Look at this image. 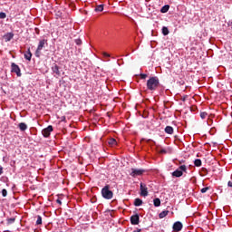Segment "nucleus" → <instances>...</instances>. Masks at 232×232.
I'll return each instance as SVG.
<instances>
[{
	"label": "nucleus",
	"mask_w": 232,
	"mask_h": 232,
	"mask_svg": "<svg viewBox=\"0 0 232 232\" xmlns=\"http://www.w3.org/2000/svg\"><path fill=\"white\" fill-rule=\"evenodd\" d=\"M159 84H160V82L158 77H150L147 81V88L150 92H155V90L159 88Z\"/></svg>",
	"instance_id": "f257e3e1"
},
{
	"label": "nucleus",
	"mask_w": 232,
	"mask_h": 232,
	"mask_svg": "<svg viewBox=\"0 0 232 232\" xmlns=\"http://www.w3.org/2000/svg\"><path fill=\"white\" fill-rule=\"evenodd\" d=\"M102 195L103 198H106L107 200H111V198H113V192L110 190V185H106L102 189Z\"/></svg>",
	"instance_id": "f03ea898"
},
{
	"label": "nucleus",
	"mask_w": 232,
	"mask_h": 232,
	"mask_svg": "<svg viewBox=\"0 0 232 232\" xmlns=\"http://www.w3.org/2000/svg\"><path fill=\"white\" fill-rule=\"evenodd\" d=\"M186 171H188V168L186 167V165H181L178 169L172 172V177H182V175H184V172L186 173Z\"/></svg>",
	"instance_id": "7ed1b4c3"
},
{
	"label": "nucleus",
	"mask_w": 232,
	"mask_h": 232,
	"mask_svg": "<svg viewBox=\"0 0 232 232\" xmlns=\"http://www.w3.org/2000/svg\"><path fill=\"white\" fill-rule=\"evenodd\" d=\"M44 44H46V40L44 39L39 42L38 47L34 53L35 57H41V50L44 48Z\"/></svg>",
	"instance_id": "20e7f679"
},
{
	"label": "nucleus",
	"mask_w": 232,
	"mask_h": 232,
	"mask_svg": "<svg viewBox=\"0 0 232 232\" xmlns=\"http://www.w3.org/2000/svg\"><path fill=\"white\" fill-rule=\"evenodd\" d=\"M146 170L142 169H131L130 170V177H140V175H142L143 173H145Z\"/></svg>",
	"instance_id": "39448f33"
},
{
	"label": "nucleus",
	"mask_w": 232,
	"mask_h": 232,
	"mask_svg": "<svg viewBox=\"0 0 232 232\" xmlns=\"http://www.w3.org/2000/svg\"><path fill=\"white\" fill-rule=\"evenodd\" d=\"M11 72L13 73H16L17 77H21V68H19V65L15 64L14 63H13L11 64Z\"/></svg>",
	"instance_id": "423d86ee"
},
{
	"label": "nucleus",
	"mask_w": 232,
	"mask_h": 232,
	"mask_svg": "<svg viewBox=\"0 0 232 232\" xmlns=\"http://www.w3.org/2000/svg\"><path fill=\"white\" fill-rule=\"evenodd\" d=\"M52 72L54 73V77H61V67L53 63L52 66Z\"/></svg>",
	"instance_id": "0eeeda50"
},
{
	"label": "nucleus",
	"mask_w": 232,
	"mask_h": 232,
	"mask_svg": "<svg viewBox=\"0 0 232 232\" xmlns=\"http://www.w3.org/2000/svg\"><path fill=\"white\" fill-rule=\"evenodd\" d=\"M53 131V127L52 125H49L47 128L44 129L42 130V134L44 137H50V134Z\"/></svg>",
	"instance_id": "6e6552de"
},
{
	"label": "nucleus",
	"mask_w": 232,
	"mask_h": 232,
	"mask_svg": "<svg viewBox=\"0 0 232 232\" xmlns=\"http://www.w3.org/2000/svg\"><path fill=\"white\" fill-rule=\"evenodd\" d=\"M140 189L141 197H148V188H146V185L140 183Z\"/></svg>",
	"instance_id": "1a4fd4ad"
},
{
	"label": "nucleus",
	"mask_w": 232,
	"mask_h": 232,
	"mask_svg": "<svg viewBox=\"0 0 232 232\" xmlns=\"http://www.w3.org/2000/svg\"><path fill=\"white\" fill-rule=\"evenodd\" d=\"M182 223L180 221H177L173 224V231L179 232V231H182Z\"/></svg>",
	"instance_id": "9d476101"
},
{
	"label": "nucleus",
	"mask_w": 232,
	"mask_h": 232,
	"mask_svg": "<svg viewBox=\"0 0 232 232\" xmlns=\"http://www.w3.org/2000/svg\"><path fill=\"white\" fill-rule=\"evenodd\" d=\"M139 220H140L139 214H136L130 217V223L132 224V226L139 225Z\"/></svg>",
	"instance_id": "9b49d317"
},
{
	"label": "nucleus",
	"mask_w": 232,
	"mask_h": 232,
	"mask_svg": "<svg viewBox=\"0 0 232 232\" xmlns=\"http://www.w3.org/2000/svg\"><path fill=\"white\" fill-rule=\"evenodd\" d=\"M4 39L5 41V43H8L10 41H12V39H14V33H7L4 35Z\"/></svg>",
	"instance_id": "f8f14e48"
},
{
	"label": "nucleus",
	"mask_w": 232,
	"mask_h": 232,
	"mask_svg": "<svg viewBox=\"0 0 232 232\" xmlns=\"http://www.w3.org/2000/svg\"><path fill=\"white\" fill-rule=\"evenodd\" d=\"M18 127L21 130V131H26V130H28V125H26V123L24 122L19 123Z\"/></svg>",
	"instance_id": "ddd939ff"
},
{
	"label": "nucleus",
	"mask_w": 232,
	"mask_h": 232,
	"mask_svg": "<svg viewBox=\"0 0 232 232\" xmlns=\"http://www.w3.org/2000/svg\"><path fill=\"white\" fill-rule=\"evenodd\" d=\"M24 59L27 61H32V52H30V49L24 53Z\"/></svg>",
	"instance_id": "4468645a"
},
{
	"label": "nucleus",
	"mask_w": 232,
	"mask_h": 232,
	"mask_svg": "<svg viewBox=\"0 0 232 232\" xmlns=\"http://www.w3.org/2000/svg\"><path fill=\"white\" fill-rule=\"evenodd\" d=\"M165 133H168L169 135H173V127L167 126L165 128Z\"/></svg>",
	"instance_id": "2eb2a0df"
},
{
	"label": "nucleus",
	"mask_w": 232,
	"mask_h": 232,
	"mask_svg": "<svg viewBox=\"0 0 232 232\" xmlns=\"http://www.w3.org/2000/svg\"><path fill=\"white\" fill-rule=\"evenodd\" d=\"M108 144H109L110 146H112V147H113V146H117V140L111 138V139L109 140Z\"/></svg>",
	"instance_id": "dca6fc26"
},
{
	"label": "nucleus",
	"mask_w": 232,
	"mask_h": 232,
	"mask_svg": "<svg viewBox=\"0 0 232 232\" xmlns=\"http://www.w3.org/2000/svg\"><path fill=\"white\" fill-rule=\"evenodd\" d=\"M134 206L139 207V206H142V199L137 198L134 199Z\"/></svg>",
	"instance_id": "f3484780"
},
{
	"label": "nucleus",
	"mask_w": 232,
	"mask_h": 232,
	"mask_svg": "<svg viewBox=\"0 0 232 232\" xmlns=\"http://www.w3.org/2000/svg\"><path fill=\"white\" fill-rule=\"evenodd\" d=\"M169 213V211L163 210L161 213L159 214V217H160V218H164L168 217Z\"/></svg>",
	"instance_id": "a211bd4d"
},
{
	"label": "nucleus",
	"mask_w": 232,
	"mask_h": 232,
	"mask_svg": "<svg viewBox=\"0 0 232 232\" xmlns=\"http://www.w3.org/2000/svg\"><path fill=\"white\" fill-rule=\"evenodd\" d=\"M153 204H154L155 208H159L160 206V198H154Z\"/></svg>",
	"instance_id": "6ab92c4d"
},
{
	"label": "nucleus",
	"mask_w": 232,
	"mask_h": 232,
	"mask_svg": "<svg viewBox=\"0 0 232 232\" xmlns=\"http://www.w3.org/2000/svg\"><path fill=\"white\" fill-rule=\"evenodd\" d=\"M194 165L197 167V168H200V166H202V160L198 159V160H194Z\"/></svg>",
	"instance_id": "aec40b11"
},
{
	"label": "nucleus",
	"mask_w": 232,
	"mask_h": 232,
	"mask_svg": "<svg viewBox=\"0 0 232 232\" xmlns=\"http://www.w3.org/2000/svg\"><path fill=\"white\" fill-rule=\"evenodd\" d=\"M169 10V6L168 5L161 7L160 12L161 14H166Z\"/></svg>",
	"instance_id": "412c9836"
},
{
	"label": "nucleus",
	"mask_w": 232,
	"mask_h": 232,
	"mask_svg": "<svg viewBox=\"0 0 232 232\" xmlns=\"http://www.w3.org/2000/svg\"><path fill=\"white\" fill-rule=\"evenodd\" d=\"M102 10H104L103 5H97L95 8V12H102Z\"/></svg>",
	"instance_id": "4be33fe9"
},
{
	"label": "nucleus",
	"mask_w": 232,
	"mask_h": 232,
	"mask_svg": "<svg viewBox=\"0 0 232 232\" xmlns=\"http://www.w3.org/2000/svg\"><path fill=\"white\" fill-rule=\"evenodd\" d=\"M162 34H163V35H169V30L168 29V27H166V26L162 27Z\"/></svg>",
	"instance_id": "5701e85b"
},
{
	"label": "nucleus",
	"mask_w": 232,
	"mask_h": 232,
	"mask_svg": "<svg viewBox=\"0 0 232 232\" xmlns=\"http://www.w3.org/2000/svg\"><path fill=\"white\" fill-rule=\"evenodd\" d=\"M41 224H43V218L41 216H37L36 226H41Z\"/></svg>",
	"instance_id": "b1692460"
},
{
	"label": "nucleus",
	"mask_w": 232,
	"mask_h": 232,
	"mask_svg": "<svg viewBox=\"0 0 232 232\" xmlns=\"http://www.w3.org/2000/svg\"><path fill=\"white\" fill-rule=\"evenodd\" d=\"M207 174H208V169L202 168L201 169V177H206Z\"/></svg>",
	"instance_id": "393cba45"
},
{
	"label": "nucleus",
	"mask_w": 232,
	"mask_h": 232,
	"mask_svg": "<svg viewBox=\"0 0 232 232\" xmlns=\"http://www.w3.org/2000/svg\"><path fill=\"white\" fill-rule=\"evenodd\" d=\"M158 153L166 154L168 153V150L165 149L158 148Z\"/></svg>",
	"instance_id": "a878e982"
},
{
	"label": "nucleus",
	"mask_w": 232,
	"mask_h": 232,
	"mask_svg": "<svg viewBox=\"0 0 232 232\" xmlns=\"http://www.w3.org/2000/svg\"><path fill=\"white\" fill-rule=\"evenodd\" d=\"M15 222L14 218H11L9 219H7V224H14Z\"/></svg>",
	"instance_id": "bb28decb"
},
{
	"label": "nucleus",
	"mask_w": 232,
	"mask_h": 232,
	"mask_svg": "<svg viewBox=\"0 0 232 232\" xmlns=\"http://www.w3.org/2000/svg\"><path fill=\"white\" fill-rule=\"evenodd\" d=\"M0 19H6V14L4 12L0 13Z\"/></svg>",
	"instance_id": "cd10ccee"
},
{
	"label": "nucleus",
	"mask_w": 232,
	"mask_h": 232,
	"mask_svg": "<svg viewBox=\"0 0 232 232\" xmlns=\"http://www.w3.org/2000/svg\"><path fill=\"white\" fill-rule=\"evenodd\" d=\"M6 195H8V191L6 190V188L2 189V196L6 197Z\"/></svg>",
	"instance_id": "c85d7f7f"
},
{
	"label": "nucleus",
	"mask_w": 232,
	"mask_h": 232,
	"mask_svg": "<svg viewBox=\"0 0 232 232\" xmlns=\"http://www.w3.org/2000/svg\"><path fill=\"white\" fill-rule=\"evenodd\" d=\"M75 44L78 45V46H81V44H82V41L81 39H76L75 40Z\"/></svg>",
	"instance_id": "c756f323"
},
{
	"label": "nucleus",
	"mask_w": 232,
	"mask_h": 232,
	"mask_svg": "<svg viewBox=\"0 0 232 232\" xmlns=\"http://www.w3.org/2000/svg\"><path fill=\"white\" fill-rule=\"evenodd\" d=\"M200 117L201 119H206L208 117V112H201Z\"/></svg>",
	"instance_id": "7c9ffc66"
},
{
	"label": "nucleus",
	"mask_w": 232,
	"mask_h": 232,
	"mask_svg": "<svg viewBox=\"0 0 232 232\" xmlns=\"http://www.w3.org/2000/svg\"><path fill=\"white\" fill-rule=\"evenodd\" d=\"M208 190H209V187L203 188H201V193H206Z\"/></svg>",
	"instance_id": "2f4dec72"
},
{
	"label": "nucleus",
	"mask_w": 232,
	"mask_h": 232,
	"mask_svg": "<svg viewBox=\"0 0 232 232\" xmlns=\"http://www.w3.org/2000/svg\"><path fill=\"white\" fill-rule=\"evenodd\" d=\"M102 55L105 58L111 57L110 53H103Z\"/></svg>",
	"instance_id": "473e14b6"
},
{
	"label": "nucleus",
	"mask_w": 232,
	"mask_h": 232,
	"mask_svg": "<svg viewBox=\"0 0 232 232\" xmlns=\"http://www.w3.org/2000/svg\"><path fill=\"white\" fill-rule=\"evenodd\" d=\"M146 77H148V74H144V73L140 74V79H146Z\"/></svg>",
	"instance_id": "72a5a7b5"
},
{
	"label": "nucleus",
	"mask_w": 232,
	"mask_h": 232,
	"mask_svg": "<svg viewBox=\"0 0 232 232\" xmlns=\"http://www.w3.org/2000/svg\"><path fill=\"white\" fill-rule=\"evenodd\" d=\"M227 186L228 188H232V181H228Z\"/></svg>",
	"instance_id": "f704fd0d"
},
{
	"label": "nucleus",
	"mask_w": 232,
	"mask_h": 232,
	"mask_svg": "<svg viewBox=\"0 0 232 232\" xmlns=\"http://www.w3.org/2000/svg\"><path fill=\"white\" fill-rule=\"evenodd\" d=\"M56 202H57V204H60V206H61V204H63V202L61 201V199H57Z\"/></svg>",
	"instance_id": "c9c22d12"
},
{
	"label": "nucleus",
	"mask_w": 232,
	"mask_h": 232,
	"mask_svg": "<svg viewBox=\"0 0 232 232\" xmlns=\"http://www.w3.org/2000/svg\"><path fill=\"white\" fill-rule=\"evenodd\" d=\"M0 175H3V167H0Z\"/></svg>",
	"instance_id": "e433bc0d"
},
{
	"label": "nucleus",
	"mask_w": 232,
	"mask_h": 232,
	"mask_svg": "<svg viewBox=\"0 0 232 232\" xmlns=\"http://www.w3.org/2000/svg\"><path fill=\"white\" fill-rule=\"evenodd\" d=\"M228 26H231L232 28V22L228 23Z\"/></svg>",
	"instance_id": "4c0bfd02"
},
{
	"label": "nucleus",
	"mask_w": 232,
	"mask_h": 232,
	"mask_svg": "<svg viewBox=\"0 0 232 232\" xmlns=\"http://www.w3.org/2000/svg\"><path fill=\"white\" fill-rule=\"evenodd\" d=\"M134 232H140V229L135 230Z\"/></svg>",
	"instance_id": "58836bf2"
}]
</instances>
